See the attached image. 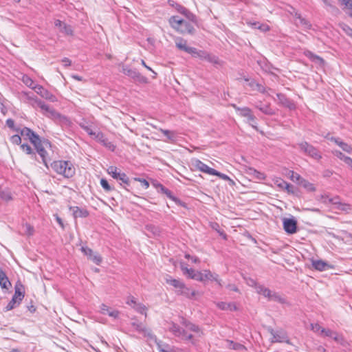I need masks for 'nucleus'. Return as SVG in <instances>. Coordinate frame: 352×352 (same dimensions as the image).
Segmentation results:
<instances>
[{"mask_svg": "<svg viewBox=\"0 0 352 352\" xmlns=\"http://www.w3.org/2000/svg\"><path fill=\"white\" fill-rule=\"evenodd\" d=\"M176 47L182 51H184L195 58H199L201 60H206L213 64H219V60L216 56L212 55L205 50H199L195 47L187 45V41L182 37H177L175 40Z\"/></svg>", "mask_w": 352, "mask_h": 352, "instance_id": "1", "label": "nucleus"}, {"mask_svg": "<svg viewBox=\"0 0 352 352\" xmlns=\"http://www.w3.org/2000/svg\"><path fill=\"white\" fill-rule=\"evenodd\" d=\"M168 23L179 34L193 35L195 33L193 25L178 16H170L168 19Z\"/></svg>", "mask_w": 352, "mask_h": 352, "instance_id": "2", "label": "nucleus"}, {"mask_svg": "<svg viewBox=\"0 0 352 352\" xmlns=\"http://www.w3.org/2000/svg\"><path fill=\"white\" fill-rule=\"evenodd\" d=\"M51 167L56 173L63 175L65 178L72 177L76 173L73 164L69 161H54L51 164Z\"/></svg>", "mask_w": 352, "mask_h": 352, "instance_id": "3", "label": "nucleus"}, {"mask_svg": "<svg viewBox=\"0 0 352 352\" xmlns=\"http://www.w3.org/2000/svg\"><path fill=\"white\" fill-rule=\"evenodd\" d=\"M297 146L306 155L318 161L322 159V154L319 149L307 142H299L297 144Z\"/></svg>", "mask_w": 352, "mask_h": 352, "instance_id": "4", "label": "nucleus"}, {"mask_svg": "<svg viewBox=\"0 0 352 352\" xmlns=\"http://www.w3.org/2000/svg\"><path fill=\"white\" fill-rule=\"evenodd\" d=\"M30 100L34 101V104L36 107H39L42 111H43V113L50 118H60L61 115L55 111L53 108H51L49 105L45 103V102L39 100L36 97L35 98H29Z\"/></svg>", "mask_w": 352, "mask_h": 352, "instance_id": "5", "label": "nucleus"}, {"mask_svg": "<svg viewBox=\"0 0 352 352\" xmlns=\"http://www.w3.org/2000/svg\"><path fill=\"white\" fill-rule=\"evenodd\" d=\"M234 107L236 111L239 112V116L247 118V123L258 131V129L256 125V118L252 113V110L249 107H239L235 105Z\"/></svg>", "mask_w": 352, "mask_h": 352, "instance_id": "6", "label": "nucleus"}, {"mask_svg": "<svg viewBox=\"0 0 352 352\" xmlns=\"http://www.w3.org/2000/svg\"><path fill=\"white\" fill-rule=\"evenodd\" d=\"M21 287L22 285H21V287H19L18 285L15 286L14 294L11 300L6 307V311L12 310L20 305L23 298H24V292L22 290Z\"/></svg>", "mask_w": 352, "mask_h": 352, "instance_id": "7", "label": "nucleus"}, {"mask_svg": "<svg viewBox=\"0 0 352 352\" xmlns=\"http://www.w3.org/2000/svg\"><path fill=\"white\" fill-rule=\"evenodd\" d=\"M268 332L272 335L271 342H285L290 344V340L287 332L283 329L274 330L272 327L267 328Z\"/></svg>", "mask_w": 352, "mask_h": 352, "instance_id": "8", "label": "nucleus"}, {"mask_svg": "<svg viewBox=\"0 0 352 352\" xmlns=\"http://www.w3.org/2000/svg\"><path fill=\"white\" fill-rule=\"evenodd\" d=\"M122 72L140 83H147L148 79L142 76L137 69H131L129 66L123 65Z\"/></svg>", "mask_w": 352, "mask_h": 352, "instance_id": "9", "label": "nucleus"}, {"mask_svg": "<svg viewBox=\"0 0 352 352\" xmlns=\"http://www.w3.org/2000/svg\"><path fill=\"white\" fill-rule=\"evenodd\" d=\"M168 3L170 6L174 8L179 13L182 14L184 16L186 17L190 21L193 23H197V17L192 14L190 11H189L187 8H186L182 5L173 1L169 0Z\"/></svg>", "mask_w": 352, "mask_h": 352, "instance_id": "10", "label": "nucleus"}, {"mask_svg": "<svg viewBox=\"0 0 352 352\" xmlns=\"http://www.w3.org/2000/svg\"><path fill=\"white\" fill-rule=\"evenodd\" d=\"M168 330L173 333V334L178 338H180L184 340H191L192 339V334H188L187 332L179 325L176 323L172 322L168 327Z\"/></svg>", "mask_w": 352, "mask_h": 352, "instance_id": "11", "label": "nucleus"}, {"mask_svg": "<svg viewBox=\"0 0 352 352\" xmlns=\"http://www.w3.org/2000/svg\"><path fill=\"white\" fill-rule=\"evenodd\" d=\"M18 133L25 139H28L32 144H38V140L41 139L38 135L28 127H23V129L19 128Z\"/></svg>", "mask_w": 352, "mask_h": 352, "instance_id": "12", "label": "nucleus"}, {"mask_svg": "<svg viewBox=\"0 0 352 352\" xmlns=\"http://www.w3.org/2000/svg\"><path fill=\"white\" fill-rule=\"evenodd\" d=\"M50 142L47 141V140H43L42 141L41 139L38 140V143H36V144H33L34 146V147L36 148L38 153L39 154V155L41 156V159H42V161L43 162V164H45V166L48 168V165H47V159H46V156L47 155V151L45 150V148L43 146V145H50Z\"/></svg>", "mask_w": 352, "mask_h": 352, "instance_id": "13", "label": "nucleus"}, {"mask_svg": "<svg viewBox=\"0 0 352 352\" xmlns=\"http://www.w3.org/2000/svg\"><path fill=\"white\" fill-rule=\"evenodd\" d=\"M324 198L325 199L324 201L325 203L328 202L329 204H331L336 206V208L340 210L346 211L349 208V205L342 203L340 201V197L338 196L334 197H329L328 196H325Z\"/></svg>", "mask_w": 352, "mask_h": 352, "instance_id": "14", "label": "nucleus"}, {"mask_svg": "<svg viewBox=\"0 0 352 352\" xmlns=\"http://www.w3.org/2000/svg\"><path fill=\"white\" fill-rule=\"evenodd\" d=\"M81 251L86 255L88 258L92 261L96 265H100L102 261L101 256L98 253H94L93 250L88 247H82Z\"/></svg>", "mask_w": 352, "mask_h": 352, "instance_id": "15", "label": "nucleus"}, {"mask_svg": "<svg viewBox=\"0 0 352 352\" xmlns=\"http://www.w3.org/2000/svg\"><path fill=\"white\" fill-rule=\"evenodd\" d=\"M283 228L285 231L289 234H292L297 231V221L294 218L283 219Z\"/></svg>", "mask_w": 352, "mask_h": 352, "instance_id": "16", "label": "nucleus"}, {"mask_svg": "<svg viewBox=\"0 0 352 352\" xmlns=\"http://www.w3.org/2000/svg\"><path fill=\"white\" fill-rule=\"evenodd\" d=\"M278 103L284 107L289 109V110H294L296 108L295 103L288 98L283 94H277Z\"/></svg>", "mask_w": 352, "mask_h": 352, "instance_id": "17", "label": "nucleus"}, {"mask_svg": "<svg viewBox=\"0 0 352 352\" xmlns=\"http://www.w3.org/2000/svg\"><path fill=\"white\" fill-rule=\"evenodd\" d=\"M192 166L196 169H197L203 173H207V174L211 175H212L213 174H216L215 170L214 168L209 167L208 165H206V164H204L203 162H201L199 160H194L192 161Z\"/></svg>", "mask_w": 352, "mask_h": 352, "instance_id": "18", "label": "nucleus"}, {"mask_svg": "<svg viewBox=\"0 0 352 352\" xmlns=\"http://www.w3.org/2000/svg\"><path fill=\"white\" fill-rule=\"evenodd\" d=\"M203 274V282L206 280H214L215 281L219 287H222V280L219 278V276L217 274L212 273L208 270H204L202 272Z\"/></svg>", "mask_w": 352, "mask_h": 352, "instance_id": "19", "label": "nucleus"}, {"mask_svg": "<svg viewBox=\"0 0 352 352\" xmlns=\"http://www.w3.org/2000/svg\"><path fill=\"white\" fill-rule=\"evenodd\" d=\"M254 107L265 115L273 116L275 114L274 110L271 108L270 104H263L259 101L255 103Z\"/></svg>", "mask_w": 352, "mask_h": 352, "instance_id": "20", "label": "nucleus"}, {"mask_svg": "<svg viewBox=\"0 0 352 352\" xmlns=\"http://www.w3.org/2000/svg\"><path fill=\"white\" fill-rule=\"evenodd\" d=\"M95 139L102 144L105 147L108 148L109 150L113 151L116 146L109 141V140L104 136V135L102 132H98L96 135Z\"/></svg>", "mask_w": 352, "mask_h": 352, "instance_id": "21", "label": "nucleus"}, {"mask_svg": "<svg viewBox=\"0 0 352 352\" xmlns=\"http://www.w3.org/2000/svg\"><path fill=\"white\" fill-rule=\"evenodd\" d=\"M69 210L72 212L73 216L75 219L80 217L85 218L89 215V212L84 208H79L78 206L69 207Z\"/></svg>", "mask_w": 352, "mask_h": 352, "instance_id": "22", "label": "nucleus"}, {"mask_svg": "<svg viewBox=\"0 0 352 352\" xmlns=\"http://www.w3.org/2000/svg\"><path fill=\"white\" fill-rule=\"evenodd\" d=\"M100 313L102 314H107L109 316L112 317L113 318H118L120 315L119 311L112 309L104 304H102L100 305Z\"/></svg>", "mask_w": 352, "mask_h": 352, "instance_id": "23", "label": "nucleus"}, {"mask_svg": "<svg viewBox=\"0 0 352 352\" xmlns=\"http://www.w3.org/2000/svg\"><path fill=\"white\" fill-rule=\"evenodd\" d=\"M177 294L183 295L188 298H192L196 295L195 290H191L184 283L179 290L176 291Z\"/></svg>", "mask_w": 352, "mask_h": 352, "instance_id": "24", "label": "nucleus"}, {"mask_svg": "<svg viewBox=\"0 0 352 352\" xmlns=\"http://www.w3.org/2000/svg\"><path fill=\"white\" fill-rule=\"evenodd\" d=\"M0 286L2 289H6L11 286V283L6 272L1 268H0Z\"/></svg>", "mask_w": 352, "mask_h": 352, "instance_id": "25", "label": "nucleus"}, {"mask_svg": "<svg viewBox=\"0 0 352 352\" xmlns=\"http://www.w3.org/2000/svg\"><path fill=\"white\" fill-rule=\"evenodd\" d=\"M217 307L221 310L236 311L237 307L233 302H216Z\"/></svg>", "mask_w": 352, "mask_h": 352, "instance_id": "26", "label": "nucleus"}, {"mask_svg": "<svg viewBox=\"0 0 352 352\" xmlns=\"http://www.w3.org/2000/svg\"><path fill=\"white\" fill-rule=\"evenodd\" d=\"M312 266L315 270L322 272L326 270L329 265L322 260H313Z\"/></svg>", "mask_w": 352, "mask_h": 352, "instance_id": "27", "label": "nucleus"}, {"mask_svg": "<svg viewBox=\"0 0 352 352\" xmlns=\"http://www.w3.org/2000/svg\"><path fill=\"white\" fill-rule=\"evenodd\" d=\"M166 195L170 199L173 200L177 205L182 206L184 208H186V204L181 201L179 198L174 196L172 192L166 188V190L162 193Z\"/></svg>", "mask_w": 352, "mask_h": 352, "instance_id": "28", "label": "nucleus"}, {"mask_svg": "<svg viewBox=\"0 0 352 352\" xmlns=\"http://www.w3.org/2000/svg\"><path fill=\"white\" fill-rule=\"evenodd\" d=\"M226 347L230 349L236 350V351L246 350V348L245 347V346L240 343L234 342V341L230 340H226Z\"/></svg>", "mask_w": 352, "mask_h": 352, "instance_id": "29", "label": "nucleus"}, {"mask_svg": "<svg viewBox=\"0 0 352 352\" xmlns=\"http://www.w3.org/2000/svg\"><path fill=\"white\" fill-rule=\"evenodd\" d=\"M166 283L169 284L170 285L174 287L175 289H177V290H179L182 288V287L183 286V284L184 283L182 281H181L180 280L173 278L170 276H168L166 278Z\"/></svg>", "mask_w": 352, "mask_h": 352, "instance_id": "30", "label": "nucleus"}, {"mask_svg": "<svg viewBox=\"0 0 352 352\" xmlns=\"http://www.w3.org/2000/svg\"><path fill=\"white\" fill-rule=\"evenodd\" d=\"M36 93L39 94L41 97L52 100V98L54 97V96L47 89H44L42 86H38L37 87H36Z\"/></svg>", "mask_w": 352, "mask_h": 352, "instance_id": "31", "label": "nucleus"}, {"mask_svg": "<svg viewBox=\"0 0 352 352\" xmlns=\"http://www.w3.org/2000/svg\"><path fill=\"white\" fill-rule=\"evenodd\" d=\"M256 292L261 295H263L264 297L267 298L268 300H270L273 292L261 285L257 287Z\"/></svg>", "mask_w": 352, "mask_h": 352, "instance_id": "32", "label": "nucleus"}, {"mask_svg": "<svg viewBox=\"0 0 352 352\" xmlns=\"http://www.w3.org/2000/svg\"><path fill=\"white\" fill-rule=\"evenodd\" d=\"M249 86L253 89L256 90L261 93L265 94L266 92V88L261 84L256 82L255 80H251L249 82Z\"/></svg>", "mask_w": 352, "mask_h": 352, "instance_id": "33", "label": "nucleus"}, {"mask_svg": "<svg viewBox=\"0 0 352 352\" xmlns=\"http://www.w3.org/2000/svg\"><path fill=\"white\" fill-rule=\"evenodd\" d=\"M132 327L140 333H145L146 331L145 325L138 320H134L131 322Z\"/></svg>", "mask_w": 352, "mask_h": 352, "instance_id": "34", "label": "nucleus"}, {"mask_svg": "<svg viewBox=\"0 0 352 352\" xmlns=\"http://www.w3.org/2000/svg\"><path fill=\"white\" fill-rule=\"evenodd\" d=\"M300 185L309 192L316 191V187L314 185L305 179H302L300 181Z\"/></svg>", "mask_w": 352, "mask_h": 352, "instance_id": "35", "label": "nucleus"}, {"mask_svg": "<svg viewBox=\"0 0 352 352\" xmlns=\"http://www.w3.org/2000/svg\"><path fill=\"white\" fill-rule=\"evenodd\" d=\"M180 267L184 274L186 275L189 278L192 279V276H194L196 270H193L192 268H188L184 263H182Z\"/></svg>", "mask_w": 352, "mask_h": 352, "instance_id": "36", "label": "nucleus"}, {"mask_svg": "<svg viewBox=\"0 0 352 352\" xmlns=\"http://www.w3.org/2000/svg\"><path fill=\"white\" fill-rule=\"evenodd\" d=\"M305 56L309 58L311 60L318 63H323V59L318 55L314 54L311 51L307 50L304 52Z\"/></svg>", "mask_w": 352, "mask_h": 352, "instance_id": "37", "label": "nucleus"}, {"mask_svg": "<svg viewBox=\"0 0 352 352\" xmlns=\"http://www.w3.org/2000/svg\"><path fill=\"white\" fill-rule=\"evenodd\" d=\"M305 56L309 58L311 60L318 63H323V59L318 55L314 54L311 51L307 50L304 52Z\"/></svg>", "mask_w": 352, "mask_h": 352, "instance_id": "38", "label": "nucleus"}, {"mask_svg": "<svg viewBox=\"0 0 352 352\" xmlns=\"http://www.w3.org/2000/svg\"><path fill=\"white\" fill-rule=\"evenodd\" d=\"M248 173L250 175H252L256 179H265V175L263 173H261L253 168H249Z\"/></svg>", "mask_w": 352, "mask_h": 352, "instance_id": "39", "label": "nucleus"}, {"mask_svg": "<svg viewBox=\"0 0 352 352\" xmlns=\"http://www.w3.org/2000/svg\"><path fill=\"white\" fill-rule=\"evenodd\" d=\"M107 172L113 179H117L122 173L121 172L118 171V168L116 166H113L109 167Z\"/></svg>", "mask_w": 352, "mask_h": 352, "instance_id": "40", "label": "nucleus"}, {"mask_svg": "<svg viewBox=\"0 0 352 352\" xmlns=\"http://www.w3.org/2000/svg\"><path fill=\"white\" fill-rule=\"evenodd\" d=\"M296 24L297 25H300L302 28L305 29H310L311 27V24L310 23V22L303 17L300 18L298 22H296Z\"/></svg>", "mask_w": 352, "mask_h": 352, "instance_id": "41", "label": "nucleus"}, {"mask_svg": "<svg viewBox=\"0 0 352 352\" xmlns=\"http://www.w3.org/2000/svg\"><path fill=\"white\" fill-rule=\"evenodd\" d=\"M133 307L135 309L136 311H138L140 314H144L146 316V307L142 303H136L135 305L133 306Z\"/></svg>", "mask_w": 352, "mask_h": 352, "instance_id": "42", "label": "nucleus"}, {"mask_svg": "<svg viewBox=\"0 0 352 352\" xmlns=\"http://www.w3.org/2000/svg\"><path fill=\"white\" fill-rule=\"evenodd\" d=\"M342 6H344V9L350 11V15L352 17V0H338Z\"/></svg>", "mask_w": 352, "mask_h": 352, "instance_id": "43", "label": "nucleus"}, {"mask_svg": "<svg viewBox=\"0 0 352 352\" xmlns=\"http://www.w3.org/2000/svg\"><path fill=\"white\" fill-rule=\"evenodd\" d=\"M270 300L278 302H280L282 304L285 302V300L283 298H282L278 293H276L275 292H272Z\"/></svg>", "mask_w": 352, "mask_h": 352, "instance_id": "44", "label": "nucleus"}, {"mask_svg": "<svg viewBox=\"0 0 352 352\" xmlns=\"http://www.w3.org/2000/svg\"><path fill=\"white\" fill-rule=\"evenodd\" d=\"M183 324L186 326L187 329L193 332H199L200 331L199 327L197 325L192 324L190 322L185 321L183 322Z\"/></svg>", "mask_w": 352, "mask_h": 352, "instance_id": "45", "label": "nucleus"}, {"mask_svg": "<svg viewBox=\"0 0 352 352\" xmlns=\"http://www.w3.org/2000/svg\"><path fill=\"white\" fill-rule=\"evenodd\" d=\"M0 197L1 198L6 201H10L12 197L11 192L8 190H3L0 192Z\"/></svg>", "mask_w": 352, "mask_h": 352, "instance_id": "46", "label": "nucleus"}, {"mask_svg": "<svg viewBox=\"0 0 352 352\" xmlns=\"http://www.w3.org/2000/svg\"><path fill=\"white\" fill-rule=\"evenodd\" d=\"M60 31L67 35H72L73 34V30L70 25L65 24H63V26L60 30Z\"/></svg>", "mask_w": 352, "mask_h": 352, "instance_id": "47", "label": "nucleus"}, {"mask_svg": "<svg viewBox=\"0 0 352 352\" xmlns=\"http://www.w3.org/2000/svg\"><path fill=\"white\" fill-rule=\"evenodd\" d=\"M100 185L104 189L106 192L111 191L113 188L109 184L108 182L105 179H100Z\"/></svg>", "mask_w": 352, "mask_h": 352, "instance_id": "48", "label": "nucleus"}, {"mask_svg": "<svg viewBox=\"0 0 352 352\" xmlns=\"http://www.w3.org/2000/svg\"><path fill=\"white\" fill-rule=\"evenodd\" d=\"M160 131L164 135H166L168 138V140H174V139L175 138V133L173 131H170L166 130V129H160Z\"/></svg>", "mask_w": 352, "mask_h": 352, "instance_id": "49", "label": "nucleus"}, {"mask_svg": "<svg viewBox=\"0 0 352 352\" xmlns=\"http://www.w3.org/2000/svg\"><path fill=\"white\" fill-rule=\"evenodd\" d=\"M344 151L348 153H352V146L346 142L342 141L339 146Z\"/></svg>", "mask_w": 352, "mask_h": 352, "instance_id": "50", "label": "nucleus"}, {"mask_svg": "<svg viewBox=\"0 0 352 352\" xmlns=\"http://www.w3.org/2000/svg\"><path fill=\"white\" fill-rule=\"evenodd\" d=\"M21 135L19 134L13 135L10 137V142L16 145H19L21 143Z\"/></svg>", "mask_w": 352, "mask_h": 352, "instance_id": "51", "label": "nucleus"}, {"mask_svg": "<svg viewBox=\"0 0 352 352\" xmlns=\"http://www.w3.org/2000/svg\"><path fill=\"white\" fill-rule=\"evenodd\" d=\"M21 148L23 151L25 152L28 155L33 154L34 155H35V153L32 152L31 146L28 144H21Z\"/></svg>", "mask_w": 352, "mask_h": 352, "instance_id": "52", "label": "nucleus"}, {"mask_svg": "<svg viewBox=\"0 0 352 352\" xmlns=\"http://www.w3.org/2000/svg\"><path fill=\"white\" fill-rule=\"evenodd\" d=\"M6 125L10 129H12V131H16V132H19V128H16L14 126V120L11 119V118H9L6 120Z\"/></svg>", "mask_w": 352, "mask_h": 352, "instance_id": "53", "label": "nucleus"}, {"mask_svg": "<svg viewBox=\"0 0 352 352\" xmlns=\"http://www.w3.org/2000/svg\"><path fill=\"white\" fill-rule=\"evenodd\" d=\"M332 153L333 155L339 158L340 160L344 161L345 162V159H347L349 157L344 155L341 151L338 150L332 151Z\"/></svg>", "mask_w": 352, "mask_h": 352, "instance_id": "54", "label": "nucleus"}, {"mask_svg": "<svg viewBox=\"0 0 352 352\" xmlns=\"http://www.w3.org/2000/svg\"><path fill=\"white\" fill-rule=\"evenodd\" d=\"M153 185L157 189L158 192L163 193L166 189L165 186L157 182H153Z\"/></svg>", "mask_w": 352, "mask_h": 352, "instance_id": "55", "label": "nucleus"}, {"mask_svg": "<svg viewBox=\"0 0 352 352\" xmlns=\"http://www.w3.org/2000/svg\"><path fill=\"white\" fill-rule=\"evenodd\" d=\"M117 180L121 181L124 184L129 185V178L124 173H122Z\"/></svg>", "mask_w": 352, "mask_h": 352, "instance_id": "56", "label": "nucleus"}, {"mask_svg": "<svg viewBox=\"0 0 352 352\" xmlns=\"http://www.w3.org/2000/svg\"><path fill=\"white\" fill-rule=\"evenodd\" d=\"M342 30L344 32L352 38V28L348 25L343 24L342 25Z\"/></svg>", "mask_w": 352, "mask_h": 352, "instance_id": "57", "label": "nucleus"}, {"mask_svg": "<svg viewBox=\"0 0 352 352\" xmlns=\"http://www.w3.org/2000/svg\"><path fill=\"white\" fill-rule=\"evenodd\" d=\"M246 283L250 286V287H254L256 289V291L257 292V287H258L260 285H258L256 281L252 278H248L246 279Z\"/></svg>", "mask_w": 352, "mask_h": 352, "instance_id": "58", "label": "nucleus"}, {"mask_svg": "<svg viewBox=\"0 0 352 352\" xmlns=\"http://www.w3.org/2000/svg\"><path fill=\"white\" fill-rule=\"evenodd\" d=\"M192 279L203 282L202 272L196 271L195 274H194V276H192Z\"/></svg>", "mask_w": 352, "mask_h": 352, "instance_id": "59", "label": "nucleus"}, {"mask_svg": "<svg viewBox=\"0 0 352 352\" xmlns=\"http://www.w3.org/2000/svg\"><path fill=\"white\" fill-rule=\"evenodd\" d=\"M82 129L87 133L88 135L91 136L96 137L97 133L94 132L90 126H82Z\"/></svg>", "mask_w": 352, "mask_h": 352, "instance_id": "60", "label": "nucleus"}, {"mask_svg": "<svg viewBox=\"0 0 352 352\" xmlns=\"http://www.w3.org/2000/svg\"><path fill=\"white\" fill-rule=\"evenodd\" d=\"M215 173L216 174H213L212 175L218 176L219 177H220L221 179H222L225 181L231 180L230 178L227 175L221 173L216 170H215Z\"/></svg>", "mask_w": 352, "mask_h": 352, "instance_id": "61", "label": "nucleus"}, {"mask_svg": "<svg viewBox=\"0 0 352 352\" xmlns=\"http://www.w3.org/2000/svg\"><path fill=\"white\" fill-rule=\"evenodd\" d=\"M258 30H260L261 32H265L270 30V26L265 23H259L258 26Z\"/></svg>", "mask_w": 352, "mask_h": 352, "instance_id": "62", "label": "nucleus"}, {"mask_svg": "<svg viewBox=\"0 0 352 352\" xmlns=\"http://www.w3.org/2000/svg\"><path fill=\"white\" fill-rule=\"evenodd\" d=\"M322 333L324 334L325 336L330 337L334 335V331L329 329H322Z\"/></svg>", "mask_w": 352, "mask_h": 352, "instance_id": "63", "label": "nucleus"}, {"mask_svg": "<svg viewBox=\"0 0 352 352\" xmlns=\"http://www.w3.org/2000/svg\"><path fill=\"white\" fill-rule=\"evenodd\" d=\"M325 138L328 140H329L331 142H333L335 144H336L338 146H340V143L342 142V140L339 138H335V137H329V135L325 136Z\"/></svg>", "mask_w": 352, "mask_h": 352, "instance_id": "64", "label": "nucleus"}]
</instances>
